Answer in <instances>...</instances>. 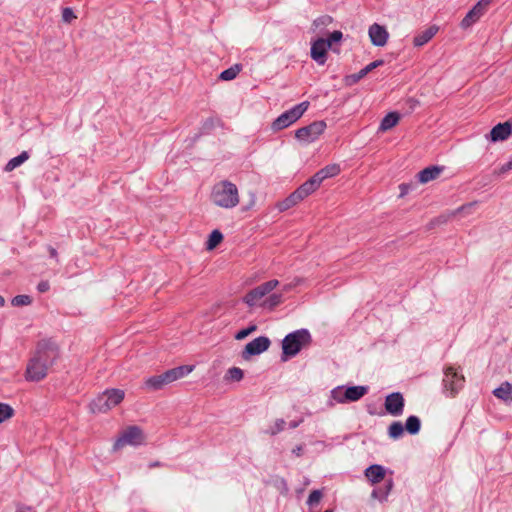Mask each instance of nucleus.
<instances>
[{"mask_svg": "<svg viewBox=\"0 0 512 512\" xmlns=\"http://www.w3.org/2000/svg\"><path fill=\"white\" fill-rule=\"evenodd\" d=\"M211 200L221 208H234L239 204L238 188L230 181H220L212 189Z\"/></svg>", "mask_w": 512, "mask_h": 512, "instance_id": "1", "label": "nucleus"}, {"mask_svg": "<svg viewBox=\"0 0 512 512\" xmlns=\"http://www.w3.org/2000/svg\"><path fill=\"white\" fill-rule=\"evenodd\" d=\"M312 337L307 329H298L287 334L282 340V360L296 356L303 348L310 345Z\"/></svg>", "mask_w": 512, "mask_h": 512, "instance_id": "2", "label": "nucleus"}, {"mask_svg": "<svg viewBox=\"0 0 512 512\" xmlns=\"http://www.w3.org/2000/svg\"><path fill=\"white\" fill-rule=\"evenodd\" d=\"M124 396L121 389H107L90 403V410L93 413H105L120 404Z\"/></svg>", "mask_w": 512, "mask_h": 512, "instance_id": "3", "label": "nucleus"}, {"mask_svg": "<svg viewBox=\"0 0 512 512\" xmlns=\"http://www.w3.org/2000/svg\"><path fill=\"white\" fill-rule=\"evenodd\" d=\"M342 36L343 34L341 31H334L327 39L319 38L314 41L311 45V58L319 65L325 64L327 60V50L331 47L332 43L340 41Z\"/></svg>", "mask_w": 512, "mask_h": 512, "instance_id": "4", "label": "nucleus"}, {"mask_svg": "<svg viewBox=\"0 0 512 512\" xmlns=\"http://www.w3.org/2000/svg\"><path fill=\"white\" fill-rule=\"evenodd\" d=\"M308 106L309 102L305 101L285 111L274 120L272 123V129L279 131L287 128L304 114V112L308 109Z\"/></svg>", "mask_w": 512, "mask_h": 512, "instance_id": "5", "label": "nucleus"}, {"mask_svg": "<svg viewBox=\"0 0 512 512\" xmlns=\"http://www.w3.org/2000/svg\"><path fill=\"white\" fill-rule=\"evenodd\" d=\"M465 378L459 374L452 366L444 368L443 392L449 396L454 397L464 386Z\"/></svg>", "mask_w": 512, "mask_h": 512, "instance_id": "6", "label": "nucleus"}, {"mask_svg": "<svg viewBox=\"0 0 512 512\" xmlns=\"http://www.w3.org/2000/svg\"><path fill=\"white\" fill-rule=\"evenodd\" d=\"M59 356L58 347L51 341L42 340L38 343L36 352L32 359L42 362L50 368Z\"/></svg>", "mask_w": 512, "mask_h": 512, "instance_id": "7", "label": "nucleus"}, {"mask_svg": "<svg viewBox=\"0 0 512 512\" xmlns=\"http://www.w3.org/2000/svg\"><path fill=\"white\" fill-rule=\"evenodd\" d=\"M145 442V435L138 426H129L118 437L113 445L114 450H119L126 445L139 446Z\"/></svg>", "mask_w": 512, "mask_h": 512, "instance_id": "8", "label": "nucleus"}, {"mask_svg": "<svg viewBox=\"0 0 512 512\" xmlns=\"http://www.w3.org/2000/svg\"><path fill=\"white\" fill-rule=\"evenodd\" d=\"M279 285V281L276 279L267 281L254 289L250 290L243 298L244 303H246L249 307H253L258 304L259 300H261L264 296L269 294L272 290H274Z\"/></svg>", "mask_w": 512, "mask_h": 512, "instance_id": "9", "label": "nucleus"}, {"mask_svg": "<svg viewBox=\"0 0 512 512\" xmlns=\"http://www.w3.org/2000/svg\"><path fill=\"white\" fill-rule=\"evenodd\" d=\"M325 128V122L316 121L308 126L298 129L295 133V137L300 141L311 143L324 132Z\"/></svg>", "mask_w": 512, "mask_h": 512, "instance_id": "10", "label": "nucleus"}, {"mask_svg": "<svg viewBox=\"0 0 512 512\" xmlns=\"http://www.w3.org/2000/svg\"><path fill=\"white\" fill-rule=\"evenodd\" d=\"M270 343L268 337L259 336L246 344L242 352V357L247 359L250 356L259 355L269 348Z\"/></svg>", "mask_w": 512, "mask_h": 512, "instance_id": "11", "label": "nucleus"}, {"mask_svg": "<svg viewBox=\"0 0 512 512\" xmlns=\"http://www.w3.org/2000/svg\"><path fill=\"white\" fill-rule=\"evenodd\" d=\"M48 369L42 362L39 363L31 358L26 367L25 378L28 381L38 382L47 376Z\"/></svg>", "mask_w": 512, "mask_h": 512, "instance_id": "12", "label": "nucleus"}, {"mask_svg": "<svg viewBox=\"0 0 512 512\" xmlns=\"http://www.w3.org/2000/svg\"><path fill=\"white\" fill-rule=\"evenodd\" d=\"M385 409L393 416L401 415L404 409V398L402 394L399 392L389 394L385 399Z\"/></svg>", "mask_w": 512, "mask_h": 512, "instance_id": "13", "label": "nucleus"}, {"mask_svg": "<svg viewBox=\"0 0 512 512\" xmlns=\"http://www.w3.org/2000/svg\"><path fill=\"white\" fill-rule=\"evenodd\" d=\"M368 34L372 44L378 47L386 45L389 37L386 28L377 23H374L369 27Z\"/></svg>", "mask_w": 512, "mask_h": 512, "instance_id": "14", "label": "nucleus"}, {"mask_svg": "<svg viewBox=\"0 0 512 512\" xmlns=\"http://www.w3.org/2000/svg\"><path fill=\"white\" fill-rule=\"evenodd\" d=\"M511 133V124L509 122H504L494 126L486 138L492 142L504 141L511 135Z\"/></svg>", "mask_w": 512, "mask_h": 512, "instance_id": "15", "label": "nucleus"}, {"mask_svg": "<svg viewBox=\"0 0 512 512\" xmlns=\"http://www.w3.org/2000/svg\"><path fill=\"white\" fill-rule=\"evenodd\" d=\"M321 183L317 179L315 175L310 177L306 182H304L300 187L295 190V193L298 194L300 200H304L306 197L315 192Z\"/></svg>", "mask_w": 512, "mask_h": 512, "instance_id": "16", "label": "nucleus"}, {"mask_svg": "<svg viewBox=\"0 0 512 512\" xmlns=\"http://www.w3.org/2000/svg\"><path fill=\"white\" fill-rule=\"evenodd\" d=\"M345 386H337L333 388L330 392V398L328 401L329 406H334L335 403L344 404L349 403V398L347 395Z\"/></svg>", "mask_w": 512, "mask_h": 512, "instance_id": "17", "label": "nucleus"}, {"mask_svg": "<svg viewBox=\"0 0 512 512\" xmlns=\"http://www.w3.org/2000/svg\"><path fill=\"white\" fill-rule=\"evenodd\" d=\"M385 468L382 465L373 464L366 468L365 476L372 484L379 483L385 477Z\"/></svg>", "mask_w": 512, "mask_h": 512, "instance_id": "18", "label": "nucleus"}, {"mask_svg": "<svg viewBox=\"0 0 512 512\" xmlns=\"http://www.w3.org/2000/svg\"><path fill=\"white\" fill-rule=\"evenodd\" d=\"M485 12L486 11L484 9L476 4L461 21V27L464 29L470 27L472 24L478 21Z\"/></svg>", "mask_w": 512, "mask_h": 512, "instance_id": "19", "label": "nucleus"}, {"mask_svg": "<svg viewBox=\"0 0 512 512\" xmlns=\"http://www.w3.org/2000/svg\"><path fill=\"white\" fill-rule=\"evenodd\" d=\"M438 28L436 26H430L426 30L418 33L414 39L413 44L415 47H421L428 43L437 33Z\"/></svg>", "mask_w": 512, "mask_h": 512, "instance_id": "20", "label": "nucleus"}, {"mask_svg": "<svg viewBox=\"0 0 512 512\" xmlns=\"http://www.w3.org/2000/svg\"><path fill=\"white\" fill-rule=\"evenodd\" d=\"M441 171L442 168L438 166L427 167L418 173V180L421 183H428L429 181L436 179L440 175Z\"/></svg>", "mask_w": 512, "mask_h": 512, "instance_id": "21", "label": "nucleus"}, {"mask_svg": "<svg viewBox=\"0 0 512 512\" xmlns=\"http://www.w3.org/2000/svg\"><path fill=\"white\" fill-rule=\"evenodd\" d=\"M339 172L340 167L338 164H330L320 169L314 175L317 177L319 182L322 183L325 179L338 175Z\"/></svg>", "mask_w": 512, "mask_h": 512, "instance_id": "22", "label": "nucleus"}, {"mask_svg": "<svg viewBox=\"0 0 512 512\" xmlns=\"http://www.w3.org/2000/svg\"><path fill=\"white\" fill-rule=\"evenodd\" d=\"M392 488H393V480L389 479L386 481L384 487H379V488L374 489L371 493V497L374 499H377L381 502L386 501Z\"/></svg>", "mask_w": 512, "mask_h": 512, "instance_id": "23", "label": "nucleus"}, {"mask_svg": "<svg viewBox=\"0 0 512 512\" xmlns=\"http://www.w3.org/2000/svg\"><path fill=\"white\" fill-rule=\"evenodd\" d=\"M493 394L505 402H510L512 401V385L509 382L502 383L493 391Z\"/></svg>", "mask_w": 512, "mask_h": 512, "instance_id": "24", "label": "nucleus"}, {"mask_svg": "<svg viewBox=\"0 0 512 512\" xmlns=\"http://www.w3.org/2000/svg\"><path fill=\"white\" fill-rule=\"evenodd\" d=\"M346 391L349 398V402H356L367 394L368 387L362 385L350 386L346 388Z\"/></svg>", "mask_w": 512, "mask_h": 512, "instance_id": "25", "label": "nucleus"}, {"mask_svg": "<svg viewBox=\"0 0 512 512\" xmlns=\"http://www.w3.org/2000/svg\"><path fill=\"white\" fill-rule=\"evenodd\" d=\"M399 120L400 116L397 112H390L382 119L379 130L385 132L396 126Z\"/></svg>", "mask_w": 512, "mask_h": 512, "instance_id": "26", "label": "nucleus"}, {"mask_svg": "<svg viewBox=\"0 0 512 512\" xmlns=\"http://www.w3.org/2000/svg\"><path fill=\"white\" fill-rule=\"evenodd\" d=\"M167 384L168 383L166 382L164 373L156 376H151L145 381L146 388L150 390H159Z\"/></svg>", "mask_w": 512, "mask_h": 512, "instance_id": "27", "label": "nucleus"}, {"mask_svg": "<svg viewBox=\"0 0 512 512\" xmlns=\"http://www.w3.org/2000/svg\"><path fill=\"white\" fill-rule=\"evenodd\" d=\"M29 159V153L27 151L21 152L18 156L10 159L5 165L4 170L6 172H11L20 165H22L25 161Z\"/></svg>", "mask_w": 512, "mask_h": 512, "instance_id": "28", "label": "nucleus"}, {"mask_svg": "<svg viewBox=\"0 0 512 512\" xmlns=\"http://www.w3.org/2000/svg\"><path fill=\"white\" fill-rule=\"evenodd\" d=\"M299 202H301V200L298 197V194H296L294 191L283 201L279 202L277 207L280 211H285V210H288L291 207L297 205Z\"/></svg>", "mask_w": 512, "mask_h": 512, "instance_id": "29", "label": "nucleus"}, {"mask_svg": "<svg viewBox=\"0 0 512 512\" xmlns=\"http://www.w3.org/2000/svg\"><path fill=\"white\" fill-rule=\"evenodd\" d=\"M383 60H375L371 63H369L367 66H365L363 69H361L358 73L352 75L354 82L359 81L364 76H366L369 72H371L373 69L381 66L383 64Z\"/></svg>", "mask_w": 512, "mask_h": 512, "instance_id": "30", "label": "nucleus"}, {"mask_svg": "<svg viewBox=\"0 0 512 512\" xmlns=\"http://www.w3.org/2000/svg\"><path fill=\"white\" fill-rule=\"evenodd\" d=\"M421 421L417 416H409L406 419L405 429L408 433L415 435L420 431Z\"/></svg>", "mask_w": 512, "mask_h": 512, "instance_id": "31", "label": "nucleus"}, {"mask_svg": "<svg viewBox=\"0 0 512 512\" xmlns=\"http://www.w3.org/2000/svg\"><path fill=\"white\" fill-rule=\"evenodd\" d=\"M283 302L282 293H274L271 294L267 299H265L261 306L268 309H273L276 306L280 305Z\"/></svg>", "mask_w": 512, "mask_h": 512, "instance_id": "32", "label": "nucleus"}, {"mask_svg": "<svg viewBox=\"0 0 512 512\" xmlns=\"http://www.w3.org/2000/svg\"><path fill=\"white\" fill-rule=\"evenodd\" d=\"M222 240H223L222 233L219 230H213L210 233L209 238L206 242V249L213 250L221 243Z\"/></svg>", "mask_w": 512, "mask_h": 512, "instance_id": "33", "label": "nucleus"}, {"mask_svg": "<svg viewBox=\"0 0 512 512\" xmlns=\"http://www.w3.org/2000/svg\"><path fill=\"white\" fill-rule=\"evenodd\" d=\"M404 433V426L400 421H395L390 424L388 428V435L392 439H398L402 437Z\"/></svg>", "mask_w": 512, "mask_h": 512, "instance_id": "34", "label": "nucleus"}, {"mask_svg": "<svg viewBox=\"0 0 512 512\" xmlns=\"http://www.w3.org/2000/svg\"><path fill=\"white\" fill-rule=\"evenodd\" d=\"M240 71H241V67L238 64H236V65L231 66L230 68L222 71L220 73L219 78L223 81H231L236 78V76L239 74Z\"/></svg>", "mask_w": 512, "mask_h": 512, "instance_id": "35", "label": "nucleus"}, {"mask_svg": "<svg viewBox=\"0 0 512 512\" xmlns=\"http://www.w3.org/2000/svg\"><path fill=\"white\" fill-rule=\"evenodd\" d=\"M243 370L238 367H232L228 369L225 378L227 380L239 382L243 379Z\"/></svg>", "mask_w": 512, "mask_h": 512, "instance_id": "36", "label": "nucleus"}, {"mask_svg": "<svg viewBox=\"0 0 512 512\" xmlns=\"http://www.w3.org/2000/svg\"><path fill=\"white\" fill-rule=\"evenodd\" d=\"M14 415V409L6 403L0 402V424Z\"/></svg>", "mask_w": 512, "mask_h": 512, "instance_id": "37", "label": "nucleus"}, {"mask_svg": "<svg viewBox=\"0 0 512 512\" xmlns=\"http://www.w3.org/2000/svg\"><path fill=\"white\" fill-rule=\"evenodd\" d=\"M31 303L32 298L29 295H17L11 301V304L15 307L27 306Z\"/></svg>", "mask_w": 512, "mask_h": 512, "instance_id": "38", "label": "nucleus"}, {"mask_svg": "<svg viewBox=\"0 0 512 512\" xmlns=\"http://www.w3.org/2000/svg\"><path fill=\"white\" fill-rule=\"evenodd\" d=\"M286 422L283 419H277L273 426L267 431L271 435H276L284 430Z\"/></svg>", "mask_w": 512, "mask_h": 512, "instance_id": "39", "label": "nucleus"}, {"mask_svg": "<svg viewBox=\"0 0 512 512\" xmlns=\"http://www.w3.org/2000/svg\"><path fill=\"white\" fill-rule=\"evenodd\" d=\"M322 498V493L320 490H313L309 497H308V500H307V504L310 506V507H313L315 505H317L320 500Z\"/></svg>", "mask_w": 512, "mask_h": 512, "instance_id": "40", "label": "nucleus"}, {"mask_svg": "<svg viewBox=\"0 0 512 512\" xmlns=\"http://www.w3.org/2000/svg\"><path fill=\"white\" fill-rule=\"evenodd\" d=\"M77 16L74 14L73 10L70 7H65L62 10V21L65 23H71L75 20Z\"/></svg>", "mask_w": 512, "mask_h": 512, "instance_id": "41", "label": "nucleus"}, {"mask_svg": "<svg viewBox=\"0 0 512 512\" xmlns=\"http://www.w3.org/2000/svg\"><path fill=\"white\" fill-rule=\"evenodd\" d=\"M257 329L256 325H251L245 329H242L238 331L235 335L236 340H242L245 339L248 335H250L252 332H254Z\"/></svg>", "mask_w": 512, "mask_h": 512, "instance_id": "42", "label": "nucleus"}, {"mask_svg": "<svg viewBox=\"0 0 512 512\" xmlns=\"http://www.w3.org/2000/svg\"><path fill=\"white\" fill-rule=\"evenodd\" d=\"M164 374H165L166 382L168 384H170V383L180 379L176 368H172L170 370H167L166 372H164Z\"/></svg>", "mask_w": 512, "mask_h": 512, "instance_id": "43", "label": "nucleus"}, {"mask_svg": "<svg viewBox=\"0 0 512 512\" xmlns=\"http://www.w3.org/2000/svg\"><path fill=\"white\" fill-rule=\"evenodd\" d=\"M177 372H178V375L181 378L187 376L188 374H190L193 370H194V366L193 365H182V366H179V367H175Z\"/></svg>", "mask_w": 512, "mask_h": 512, "instance_id": "44", "label": "nucleus"}, {"mask_svg": "<svg viewBox=\"0 0 512 512\" xmlns=\"http://www.w3.org/2000/svg\"><path fill=\"white\" fill-rule=\"evenodd\" d=\"M177 372H178V375L181 378L187 376L188 374H190L193 370H194V366L193 365H182V366H179V367H175Z\"/></svg>", "mask_w": 512, "mask_h": 512, "instance_id": "45", "label": "nucleus"}, {"mask_svg": "<svg viewBox=\"0 0 512 512\" xmlns=\"http://www.w3.org/2000/svg\"><path fill=\"white\" fill-rule=\"evenodd\" d=\"M510 170H512V158L507 163L501 165L497 170L494 171V173L497 175H503Z\"/></svg>", "mask_w": 512, "mask_h": 512, "instance_id": "46", "label": "nucleus"}, {"mask_svg": "<svg viewBox=\"0 0 512 512\" xmlns=\"http://www.w3.org/2000/svg\"><path fill=\"white\" fill-rule=\"evenodd\" d=\"M217 122H218V120H216V119H214V118H208V119H206V120L203 122V125H202V129H203V131L208 132V131L212 130V129L215 127V125H216V123H217Z\"/></svg>", "mask_w": 512, "mask_h": 512, "instance_id": "47", "label": "nucleus"}, {"mask_svg": "<svg viewBox=\"0 0 512 512\" xmlns=\"http://www.w3.org/2000/svg\"><path fill=\"white\" fill-rule=\"evenodd\" d=\"M49 287L50 286H49V283L47 281H42V282H40L38 284L37 289H38L39 292L43 293V292L48 291Z\"/></svg>", "mask_w": 512, "mask_h": 512, "instance_id": "48", "label": "nucleus"}, {"mask_svg": "<svg viewBox=\"0 0 512 512\" xmlns=\"http://www.w3.org/2000/svg\"><path fill=\"white\" fill-rule=\"evenodd\" d=\"M491 1L492 0H479L477 5L486 11Z\"/></svg>", "mask_w": 512, "mask_h": 512, "instance_id": "49", "label": "nucleus"}, {"mask_svg": "<svg viewBox=\"0 0 512 512\" xmlns=\"http://www.w3.org/2000/svg\"><path fill=\"white\" fill-rule=\"evenodd\" d=\"M292 453L294 455H296L297 457L301 456L302 453H303V446L302 445H298L296 446L293 450H292Z\"/></svg>", "mask_w": 512, "mask_h": 512, "instance_id": "50", "label": "nucleus"}, {"mask_svg": "<svg viewBox=\"0 0 512 512\" xmlns=\"http://www.w3.org/2000/svg\"><path fill=\"white\" fill-rule=\"evenodd\" d=\"M475 205V203H470V204H467V205H464L460 208L457 209L456 213H460V212H464L466 210H470L472 209V207Z\"/></svg>", "mask_w": 512, "mask_h": 512, "instance_id": "51", "label": "nucleus"}, {"mask_svg": "<svg viewBox=\"0 0 512 512\" xmlns=\"http://www.w3.org/2000/svg\"><path fill=\"white\" fill-rule=\"evenodd\" d=\"M49 253L52 258H57V251L53 247H49Z\"/></svg>", "mask_w": 512, "mask_h": 512, "instance_id": "52", "label": "nucleus"}, {"mask_svg": "<svg viewBox=\"0 0 512 512\" xmlns=\"http://www.w3.org/2000/svg\"><path fill=\"white\" fill-rule=\"evenodd\" d=\"M294 286H295V284H287V285H284V286H283V288H282V291H283V292L289 291V290H290V289H292Z\"/></svg>", "mask_w": 512, "mask_h": 512, "instance_id": "53", "label": "nucleus"}, {"mask_svg": "<svg viewBox=\"0 0 512 512\" xmlns=\"http://www.w3.org/2000/svg\"><path fill=\"white\" fill-rule=\"evenodd\" d=\"M299 424H300V421H291V422L289 423V427H290V428H292V429H294V428L298 427V426H299Z\"/></svg>", "mask_w": 512, "mask_h": 512, "instance_id": "54", "label": "nucleus"}, {"mask_svg": "<svg viewBox=\"0 0 512 512\" xmlns=\"http://www.w3.org/2000/svg\"><path fill=\"white\" fill-rule=\"evenodd\" d=\"M5 305V299L3 296L0 295V307H3Z\"/></svg>", "mask_w": 512, "mask_h": 512, "instance_id": "55", "label": "nucleus"}, {"mask_svg": "<svg viewBox=\"0 0 512 512\" xmlns=\"http://www.w3.org/2000/svg\"><path fill=\"white\" fill-rule=\"evenodd\" d=\"M322 23H325L326 21H331V18L330 17H323L321 19H319Z\"/></svg>", "mask_w": 512, "mask_h": 512, "instance_id": "56", "label": "nucleus"}, {"mask_svg": "<svg viewBox=\"0 0 512 512\" xmlns=\"http://www.w3.org/2000/svg\"><path fill=\"white\" fill-rule=\"evenodd\" d=\"M155 466H159V463H158V462H155V463H151V464H150V467H155Z\"/></svg>", "mask_w": 512, "mask_h": 512, "instance_id": "57", "label": "nucleus"}, {"mask_svg": "<svg viewBox=\"0 0 512 512\" xmlns=\"http://www.w3.org/2000/svg\"><path fill=\"white\" fill-rule=\"evenodd\" d=\"M27 510H28L29 512H33L31 508H27Z\"/></svg>", "mask_w": 512, "mask_h": 512, "instance_id": "58", "label": "nucleus"}, {"mask_svg": "<svg viewBox=\"0 0 512 512\" xmlns=\"http://www.w3.org/2000/svg\"><path fill=\"white\" fill-rule=\"evenodd\" d=\"M17 512H26V511H23V510H18Z\"/></svg>", "mask_w": 512, "mask_h": 512, "instance_id": "59", "label": "nucleus"}, {"mask_svg": "<svg viewBox=\"0 0 512 512\" xmlns=\"http://www.w3.org/2000/svg\"><path fill=\"white\" fill-rule=\"evenodd\" d=\"M324 512H332V511H331V510H326V511H324Z\"/></svg>", "mask_w": 512, "mask_h": 512, "instance_id": "60", "label": "nucleus"}]
</instances>
